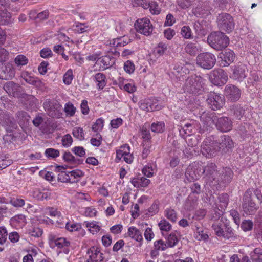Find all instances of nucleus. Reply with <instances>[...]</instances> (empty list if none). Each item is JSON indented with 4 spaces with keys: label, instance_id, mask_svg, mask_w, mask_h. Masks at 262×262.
<instances>
[{
    "label": "nucleus",
    "instance_id": "1",
    "mask_svg": "<svg viewBox=\"0 0 262 262\" xmlns=\"http://www.w3.org/2000/svg\"><path fill=\"white\" fill-rule=\"evenodd\" d=\"M206 80L196 74L189 76L183 87L184 91L194 94H201L205 90Z\"/></svg>",
    "mask_w": 262,
    "mask_h": 262
},
{
    "label": "nucleus",
    "instance_id": "2",
    "mask_svg": "<svg viewBox=\"0 0 262 262\" xmlns=\"http://www.w3.org/2000/svg\"><path fill=\"white\" fill-rule=\"evenodd\" d=\"M207 42L210 47L219 51L228 46L229 39L223 32H213L208 36Z\"/></svg>",
    "mask_w": 262,
    "mask_h": 262
},
{
    "label": "nucleus",
    "instance_id": "3",
    "mask_svg": "<svg viewBox=\"0 0 262 262\" xmlns=\"http://www.w3.org/2000/svg\"><path fill=\"white\" fill-rule=\"evenodd\" d=\"M43 106L49 116L52 118H59L61 115V105L55 99H47L43 104Z\"/></svg>",
    "mask_w": 262,
    "mask_h": 262
},
{
    "label": "nucleus",
    "instance_id": "4",
    "mask_svg": "<svg viewBox=\"0 0 262 262\" xmlns=\"http://www.w3.org/2000/svg\"><path fill=\"white\" fill-rule=\"evenodd\" d=\"M252 190L248 189L245 192L243 196L242 207L243 211L247 215L254 214L258 209L252 199Z\"/></svg>",
    "mask_w": 262,
    "mask_h": 262
},
{
    "label": "nucleus",
    "instance_id": "5",
    "mask_svg": "<svg viewBox=\"0 0 262 262\" xmlns=\"http://www.w3.org/2000/svg\"><path fill=\"white\" fill-rule=\"evenodd\" d=\"M196 64L204 69H211L216 62V57L214 54L205 52L199 54L196 59Z\"/></svg>",
    "mask_w": 262,
    "mask_h": 262
},
{
    "label": "nucleus",
    "instance_id": "6",
    "mask_svg": "<svg viewBox=\"0 0 262 262\" xmlns=\"http://www.w3.org/2000/svg\"><path fill=\"white\" fill-rule=\"evenodd\" d=\"M219 150V143L214 141L213 137L207 138L204 141L202 145V153L206 157L211 158L215 156Z\"/></svg>",
    "mask_w": 262,
    "mask_h": 262
},
{
    "label": "nucleus",
    "instance_id": "7",
    "mask_svg": "<svg viewBox=\"0 0 262 262\" xmlns=\"http://www.w3.org/2000/svg\"><path fill=\"white\" fill-rule=\"evenodd\" d=\"M217 23L222 31L229 33L234 28V24L232 17L229 14L223 13L219 15Z\"/></svg>",
    "mask_w": 262,
    "mask_h": 262
},
{
    "label": "nucleus",
    "instance_id": "8",
    "mask_svg": "<svg viewBox=\"0 0 262 262\" xmlns=\"http://www.w3.org/2000/svg\"><path fill=\"white\" fill-rule=\"evenodd\" d=\"M137 31L145 36H150L153 31V26L149 19L142 18L138 19L135 23Z\"/></svg>",
    "mask_w": 262,
    "mask_h": 262
},
{
    "label": "nucleus",
    "instance_id": "9",
    "mask_svg": "<svg viewBox=\"0 0 262 262\" xmlns=\"http://www.w3.org/2000/svg\"><path fill=\"white\" fill-rule=\"evenodd\" d=\"M202 169L203 167L199 162H193L187 168L185 177L189 182L194 181L200 178Z\"/></svg>",
    "mask_w": 262,
    "mask_h": 262
},
{
    "label": "nucleus",
    "instance_id": "10",
    "mask_svg": "<svg viewBox=\"0 0 262 262\" xmlns=\"http://www.w3.org/2000/svg\"><path fill=\"white\" fill-rule=\"evenodd\" d=\"M209 80L212 84L219 86L226 83L228 80V75L223 69H216L210 72Z\"/></svg>",
    "mask_w": 262,
    "mask_h": 262
},
{
    "label": "nucleus",
    "instance_id": "11",
    "mask_svg": "<svg viewBox=\"0 0 262 262\" xmlns=\"http://www.w3.org/2000/svg\"><path fill=\"white\" fill-rule=\"evenodd\" d=\"M139 105L141 110L146 112L158 111L162 108V106L159 104L158 100L154 97L141 100Z\"/></svg>",
    "mask_w": 262,
    "mask_h": 262
},
{
    "label": "nucleus",
    "instance_id": "12",
    "mask_svg": "<svg viewBox=\"0 0 262 262\" xmlns=\"http://www.w3.org/2000/svg\"><path fill=\"white\" fill-rule=\"evenodd\" d=\"M0 124L7 132H12L17 125L14 118L8 113L3 111L0 113Z\"/></svg>",
    "mask_w": 262,
    "mask_h": 262
},
{
    "label": "nucleus",
    "instance_id": "13",
    "mask_svg": "<svg viewBox=\"0 0 262 262\" xmlns=\"http://www.w3.org/2000/svg\"><path fill=\"white\" fill-rule=\"evenodd\" d=\"M12 16L6 9L0 11V25H7L12 23ZM6 40V34L0 28V45H3Z\"/></svg>",
    "mask_w": 262,
    "mask_h": 262
},
{
    "label": "nucleus",
    "instance_id": "14",
    "mask_svg": "<svg viewBox=\"0 0 262 262\" xmlns=\"http://www.w3.org/2000/svg\"><path fill=\"white\" fill-rule=\"evenodd\" d=\"M208 103L213 110H218L222 107L225 103L224 96L214 92H210L207 99Z\"/></svg>",
    "mask_w": 262,
    "mask_h": 262
},
{
    "label": "nucleus",
    "instance_id": "15",
    "mask_svg": "<svg viewBox=\"0 0 262 262\" xmlns=\"http://www.w3.org/2000/svg\"><path fill=\"white\" fill-rule=\"evenodd\" d=\"M203 131L208 130L214 124L216 116L214 113L203 112L200 117Z\"/></svg>",
    "mask_w": 262,
    "mask_h": 262
},
{
    "label": "nucleus",
    "instance_id": "16",
    "mask_svg": "<svg viewBox=\"0 0 262 262\" xmlns=\"http://www.w3.org/2000/svg\"><path fill=\"white\" fill-rule=\"evenodd\" d=\"M202 173H204L206 179L211 182H215L217 179L220 170H217L216 165L213 163H208L204 168Z\"/></svg>",
    "mask_w": 262,
    "mask_h": 262
},
{
    "label": "nucleus",
    "instance_id": "17",
    "mask_svg": "<svg viewBox=\"0 0 262 262\" xmlns=\"http://www.w3.org/2000/svg\"><path fill=\"white\" fill-rule=\"evenodd\" d=\"M49 244L51 248L57 247L61 249L70 246V242L66 238L59 237L54 234H50L48 236Z\"/></svg>",
    "mask_w": 262,
    "mask_h": 262
},
{
    "label": "nucleus",
    "instance_id": "18",
    "mask_svg": "<svg viewBox=\"0 0 262 262\" xmlns=\"http://www.w3.org/2000/svg\"><path fill=\"white\" fill-rule=\"evenodd\" d=\"M232 78L238 81H242L247 76L248 72L246 66L241 63L232 67Z\"/></svg>",
    "mask_w": 262,
    "mask_h": 262
},
{
    "label": "nucleus",
    "instance_id": "19",
    "mask_svg": "<svg viewBox=\"0 0 262 262\" xmlns=\"http://www.w3.org/2000/svg\"><path fill=\"white\" fill-rule=\"evenodd\" d=\"M224 94L228 100L235 102L241 97V90L235 85L228 84L225 88Z\"/></svg>",
    "mask_w": 262,
    "mask_h": 262
},
{
    "label": "nucleus",
    "instance_id": "20",
    "mask_svg": "<svg viewBox=\"0 0 262 262\" xmlns=\"http://www.w3.org/2000/svg\"><path fill=\"white\" fill-rule=\"evenodd\" d=\"M233 176V172L230 168H223L220 169L218 176L215 182V184H219L221 183L227 184L231 182Z\"/></svg>",
    "mask_w": 262,
    "mask_h": 262
},
{
    "label": "nucleus",
    "instance_id": "21",
    "mask_svg": "<svg viewBox=\"0 0 262 262\" xmlns=\"http://www.w3.org/2000/svg\"><path fill=\"white\" fill-rule=\"evenodd\" d=\"M220 147V150L223 153H227L232 151L234 147V143L231 138L227 135H223L217 141Z\"/></svg>",
    "mask_w": 262,
    "mask_h": 262
},
{
    "label": "nucleus",
    "instance_id": "22",
    "mask_svg": "<svg viewBox=\"0 0 262 262\" xmlns=\"http://www.w3.org/2000/svg\"><path fill=\"white\" fill-rule=\"evenodd\" d=\"M116 157L119 159L122 158L127 163H131L133 161V155L130 153V147L127 144H124L116 150Z\"/></svg>",
    "mask_w": 262,
    "mask_h": 262
},
{
    "label": "nucleus",
    "instance_id": "23",
    "mask_svg": "<svg viewBox=\"0 0 262 262\" xmlns=\"http://www.w3.org/2000/svg\"><path fill=\"white\" fill-rule=\"evenodd\" d=\"M215 126L221 132H228L232 128V121L228 117H222L216 119Z\"/></svg>",
    "mask_w": 262,
    "mask_h": 262
},
{
    "label": "nucleus",
    "instance_id": "24",
    "mask_svg": "<svg viewBox=\"0 0 262 262\" xmlns=\"http://www.w3.org/2000/svg\"><path fill=\"white\" fill-rule=\"evenodd\" d=\"M235 54L233 51L227 49L220 55L221 64L223 67L229 66L235 59Z\"/></svg>",
    "mask_w": 262,
    "mask_h": 262
},
{
    "label": "nucleus",
    "instance_id": "25",
    "mask_svg": "<svg viewBox=\"0 0 262 262\" xmlns=\"http://www.w3.org/2000/svg\"><path fill=\"white\" fill-rule=\"evenodd\" d=\"M56 170L58 172H59V173L58 174L57 180L58 181L61 182H69V183H77V181L73 180L69 172H66L63 171L64 170V168L61 166H58L56 168Z\"/></svg>",
    "mask_w": 262,
    "mask_h": 262
},
{
    "label": "nucleus",
    "instance_id": "26",
    "mask_svg": "<svg viewBox=\"0 0 262 262\" xmlns=\"http://www.w3.org/2000/svg\"><path fill=\"white\" fill-rule=\"evenodd\" d=\"M88 254L90 255L89 258L92 259L93 262H104L103 254L98 248L91 247L88 251Z\"/></svg>",
    "mask_w": 262,
    "mask_h": 262
},
{
    "label": "nucleus",
    "instance_id": "27",
    "mask_svg": "<svg viewBox=\"0 0 262 262\" xmlns=\"http://www.w3.org/2000/svg\"><path fill=\"white\" fill-rule=\"evenodd\" d=\"M20 86L13 81H9L4 85V89L9 95L15 96L18 95Z\"/></svg>",
    "mask_w": 262,
    "mask_h": 262
},
{
    "label": "nucleus",
    "instance_id": "28",
    "mask_svg": "<svg viewBox=\"0 0 262 262\" xmlns=\"http://www.w3.org/2000/svg\"><path fill=\"white\" fill-rule=\"evenodd\" d=\"M4 75L1 74V79L9 80L12 79L15 75V71L13 65L10 63H8L5 67V69L3 70Z\"/></svg>",
    "mask_w": 262,
    "mask_h": 262
},
{
    "label": "nucleus",
    "instance_id": "29",
    "mask_svg": "<svg viewBox=\"0 0 262 262\" xmlns=\"http://www.w3.org/2000/svg\"><path fill=\"white\" fill-rule=\"evenodd\" d=\"M99 61L103 65L102 67L103 70L112 67L115 63V58L110 54L100 57Z\"/></svg>",
    "mask_w": 262,
    "mask_h": 262
},
{
    "label": "nucleus",
    "instance_id": "30",
    "mask_svg": "<svg viewBox=\"0 0 262 262\" xmlns=\"http://www.w3.org/2000/svg\"><path fill=\"white\" fill-rule=\"evenodd\" d=\"M130 182L134 187L139 188L140 187H145L148 186L150 181L145 177H142L134 178L131 180Z\"/></svg>",
    "mask_w": 262,
    "mask_h": 262
},
{
    "label": "nucleus",
    "instance_id": "31",
    "mask_svg": "<svg viewBox=\"0 0 262 262\" xmlns=\"http://www.w3.org/2000/svg\"><path fill=\"white\" fill-rule=\"evenodd\" d=\"M128 234L132 238L138 242H140L143 239L142 233L135 227H129L128 229Z\"/></svg>",
    "mask_w": 262,
    "mask_h": 262
},
{
    "label": "nucleus",
    "instance_id": "32",
    "mask_svg": "<svg viewBox=\"0 0 262 262\" xmlns=\"http://www.w3.org/2000/svg\"><path fill=\"white\" fill-rule=\"evenodd\" d=\"M184 49L187 53L194 56L198 53L199 47L196 43L190 42L186 44Z\"/></svg>",
    "mask_w": 262,
    "mask_h": 262
},
{
    "label": "nucleus",
    "instance_id": "33",
    "mask_svg": "<svg viewBox=\"0 0 262 262\" xmlns=\"http://www.w3.org/2000/svg\"><path fill=\"white\" fill-rule=\"evenodd\" d=\"M194 230V237L199 240H206L208 238V235L204 232L203 228L200 227L198 225H195Z\"/></svg>",
    "mask_w": 262,
    "mask_h": 262
},
{
    "label": "nucleus",
    "instance_id": "34",
    "mask_svg": "<svg viewBox=\"0 0 262 262\" xmlns=\"http://www.w3.org/2000/svg\"><path fill=\"white\" fill-rule=\"evenodd\" d=\"M234 116L236 119L240 120L245 113V110L238 104L233 105L231 107Z\"/></svg>",
    "mask_w": 262,
    "mask_h": 262
},
{
    "label": "nucleus",
    "instance_id": "35",
    "mask_svg": "<svg viewBox=\"0 0 262 262\" xmlns=\"http://www.w3.org/2000/svg\"><path fill=\"white\" fill-rule=\"evenodd\" d=\"M95 80L97 82L99 89H103L106 84V78L105 75L101 73H97L95 76Z\"/></svg>",
    "mask_w": 262,
    "mask_h": 262
},
{
    "label": "nucleus",
    "instance_id": "36",
    "mask_svg": "<svg viewBox=\"0 0 262 262\" xmlns=\"http://www.w3.org/2000/svg\"><path fill=\"white\" fill-rule=\"evenodd\" d=\"M223 226H225L223 221L214 222L212 225V228L214 231L216 235L219 237H222L223 235Z\"/></svg>",
    "mask_w": 262,
    "mask_h": 262
},
{
    "label": "nucleus",
    "instance_id": "37",
    "mask_svg": "<svg viewBox=\"0 0 262 262\" xmlns=\"http://www.w3.org/2000/svg\"><path fill=\"white\" fill-rule=\"evenodd\" d=\"M149 127V125L148 124H145L140 129L142 138L146 143H149L151 139Z\"/></svg>",
    "mask_w": 262,
    "mask_h": 262
},
{
    "label": "nucleus",
    "instance_id": "38",
    "mask_svg": "<svg viewBox=\"0 0 262 262\" xmlns=\"http://www.w3.org/2000/svg\"><path fill=\"white\" fill-rule=\"evenodd\" d=\"M177 234H179L176 231L172 232L167 237L166 243L169 247H173L178 243L179 239Z\"/></svg>",
    "mask_w": 262,
    "mask_h": 262
},
{
    "label": "nucleus",
    "instance_id": "39",
    "mask_svg": "<svg viewBox=\"0 0 262 262\" xmlns=\"http://www.w3.org/2000/svg\"><path fill=\"white\" fill-rule=\"evenodd\" d=\"M16 118L18 123L20 124L27 122L29 120L30 117L27 112L21 111H18L16 114Z\"/></svg>",
    "mask_w": 262,
    "mask_h": 262
},
{
    "label": "nucleus",
    "instance_id": "40",
    "mask_svg": "<svg viewBox=\"0 0 262 262\" xmlns=\"http://www.w3.org/2000/svg\"><path fill=\"white\" fill-rule=\"evenodd\" d=\"M83 225H85L87 228H88L89 230L93 234L97 233L100 230V227L96 222H89L85 221L83 223Z\"/></svg>",
    "mask_w": 262,
    "mask_h": 262
},
{
    "label": "nucleus",
    "instance_id": "41",
    "mask_svg": "<svg viewBox=\"0 0 262 262\" xmlns=\"http://www.w3.org/2000/svg\"><path fill=\"white\" fill-rule=\"evenodd\" d=\"M223 210L224 209L215 208L211 213V220L214 222L223 221L222 219H220V218L223 213Z\"/></svg>",
    "mask_w": 262,
    "mask_h": 262
},
{
    "label": "nucleus",
    "instance_id": "42",
    "mask_svg": "<svg viewBox=\"0 0 262 262\" xmlns=\"http://www.w3.org/2000/svg\"><path fill=\"white\" fill-rule=\"evenodd\" d=\"M151 130L156 133H163L165 130V123L163 121L152 123L151 125Z\"/></svg>",
    "mask_w": 262,
    "mask_h": 262
},
{
    "label": "nucleus",
    "instance_id": "43",
    "mask_svg": "<svg viewBox=\"0 0 262 262\" xmlns=\"http://www.w3.org/2000/svg\"><path fill=\"white\" fill-rule=\"evenodd\" d=\"M193 127L191 124L186 123L185 125L180 129V135L184 138L185 135L189 136L193 132Z\"/></svg>",
    "mask_w": 262,
    "mask_h": 262
},
{
    "label": "nucleus",
    "instance_id": "44",
    "mask_svg": "<svg viewBox=\"0 0 262 262\" xmlns=\"http://www.w3.org/2000/svg\"><path fill=\"white\" fill-rule=\"evenodd\" d=\"M165 216L171 222H176L177 220V213L176 211L171 208H167L165 211Z\"/></svg>",
    "mask_w": 262,
    "mask_h": 262
},
{
    "label": "nucleus",
    "instance_id": "45",
    "mask_svg": "<svg viewBox=\"0 0 262 262\" xmlns=\"http://www.w3.org/2000/svg\"><path fill=\"white\" fill-rule=\"evenodd\" d=\"M73 136L81 141L84 139V133L83 128L79 127H74L72 131Z\"/></svg>",
    "mask_w": 262,
    "mask_h": 262
},
{
    "label": "nucleus",
    "instance_id": "46",
    "mask_svg": "<svg viewBox=\"0 0 262 262\" xmlns=\"http://www.w3.org/2000/svg\"><path fill=\"white\" fill-rule=\"evenodd\" d=\"M149 9L150 12L152 15H158L160 14L161 12V8L159 7L158 4L156 2H148Z\"/></svg>",
    "mask_w": 262,
    "mask_h": 262
},
{
    "label": "nucleus",
    "instance_id": "47",
    "mask_svg": "<svg viewBox=\"0 0 262 262\" xmlns=\"http://www.w3.org/2000/svg\"><path fill=\"white\" fill-rule=\"evenodd\" d=\"M220 205L219 207L222 209H224L228 204V195L227 193H222L219 196Z\"/></svg>",
    "mask_w": 262,
    "mask_h": 262
},
{
    "label": "nucleus",
    "instance_id": "48",
    "mask_svg": "<svg viewBox=\"0 0 262 262\" xmlns=\"http://www.w3.org/2000/svg\"><path fill=\"white\" fill-rule=\"evenodd\" d=\"M154 247L158 251H164L169 247L164 241L162 239H159L154 242Z\"/></svg>",
    "mask_w": 262,
    "mask_h": 262
},
{
    "label": "nucleus",
    "instance_id": "49",
    "mask_svg": "<svg viewBox=\"0 0 262 262\" xmlns=\"http://www.w3.org/2000/svg\"><path fill=\"white\" fill-rule=\"evenodd\" d=\"M167 50V46L165 43L161 42H160L155 49L156 54H158L159 56L163 55L166 51Z\"/></svg>",
    "mask_w": 262,
    "mask_h": 262
},
{
    "label": "nucleus",
    "instance_id": "50",
    "mask_svg": "<svg viewBox=\"0 0 262 262\" xmlns=\"http://www.w3.org/2000/svg\"><path fill=\"white\" fill-rule=\"evenodd\" d=\"M158 226L161 231H169L171 229V224L164 219L158 223Z\"/></svg>",
    "mask_w": 262,
    "mask_h": 262
},
{
    "label": "nucleus",
    "instance_id": "51",
    "mask_svg": "<svg viewBox=\"0 0 262 262\" xmlns=\"http://www.w3.org/2000/svg\"><path fill=\"white\" fill-rule=\"evenodd\" d=\"M104 120L100 118L96 121L95 123L92 126V129L94 132H98L102 129L104 126Z\"/></svg>",
    "mask_w": 262,
    "mask_h": 262
},
{
    "label": "nucleus",
    "instance_id": "52",
    "mask_svg": "<svg viewBox=\"0 0 262 262\" xmlns=\"http://www.w3.org/2000/svg\"><path fill=\"white\" fill-rule=\"evenodd\" d=\"M10 204L15 207H21L25 204L24 200L18 198H12L9 201Z\"/></svg>",
    "mask_w": 262,
    "mask_h": 262
},
{
    "label": "nucleus",
    "instance_id": "53",
    "mask_svg": "<svg viewBox=\"0 0 262 262\" xmlns=\"http://www.w3.org/2000/svg\"><path fill=\"white\" fill-rule=\"evenodd\" d=\"M181 34L186 39L192 38L191 30L189 26H185L181 28Z\"/></svg>",
    "mask_w": 262,
    "mask_h": 262
},
{
    "label": "nucleus",
    "instance_id": "54",
    "mask_svg": "<svg viewBox=\"0 0 262 262\" xmlns=\"http://www.w3.org/2000/svg\"><path fill=\"white\" fill-rule=\"evenodd\" d=\"M73 79V71L71 69L68 70L63 75V82L69 85L71 83L72 80Z\"/></svg>",
    "mask_w": 262,
    "mask_h": 262
},
{
    "label": "nucleus",
    "instance_id": "55",
    "mask_svg": "<svg viewBox=\"0 0 262 262\" xmlns=\"http://www.w3.org/2000/svg\"><path fill=\"white\" fill-rule=\"evenodd\" d=\"M15 63L17 66H23L27 64L28 59L23 55H19L15 58Z\"/></svg>",
    "mask_w": 262,
    "mask_h": 262
},
{
    "label": "nucleus",
    "instance_id": "56",
    "mask_svg": "<svg viewBox=\"0 0 262 262\" xmlns=\"http://www.w3.org/2000/svg\"><path fill=\"white\" fill-rule=\"evenodd\" d=\"M132 1L134 7L141 6L145 9H148L149 7L147 0H132Z\"/></svg>",
    "mask_w": 262,
    "mask_h": 262
},
{
    "label": "nucleus",
    "instance_id": "57",
    "mask_svg": "<svg viewBox=\"0 0 262 262\" xmlns=\"http://www.w3.org/2000/svg\"><path fill=\"white\" fill-rule=\"evenodd\" d=\"M76 108L71 102L67 103L64 107L65 112L70 116H73L76 112Z\"/></svg>",
    "mask_w": 262,
    "mask_h": 262
},
{
    "label": "nucleus",
    "instance_id": "58",
    "mask_svg": "<svg viewBox=\"0 0 262 262\" xmlns=\"http://www.w3.org/2000/svg\"><path fill=\"white\" fill-rule=\"evenodd\" d=\"M59 151L54 148H48L45 150V155L49 158H56L59 156Z\"/></svg>",
    "mask_w": 262,
    "mask_h": 262
},
{
    "label": "nucleus",
    "instance_id": "59",
    "mask_svg": "<svg viewBox=\"0 0 262 262\" xmlns=\"http://www.w3.org/2000/svg\"><path fill=\"white\" fill-rule=\"evenodd\" d=\"M8 233L4 227H0V245H3L7 239Z\"/></svg>",
    "mask_w": 262,
    "mask_h": 262
},
{
    "label": "nucleus",
    "instance_id": "60",
    "mask_svg": "<svg viewBox=\"0 0 262 262\" xmlns=\"http://www.w3.org/2000/svg\"><path fill=\"white\" fill-rule=\"evenodd\" d=\"M62 144L65 147H69L72 145L73 139L70 134L65 135L62 138Z\"/></svg>",
    "mask_w": 262,
    "mask_h": 262
},
{
    "label": "nucleus",
    "instance_id": "61",
    "mask_svg": "<svg viewBox=\"0 0 262 262\" xmlns=\"http://www.w3.org/2000/svg\"><path fill=\"white\" fill-rule=\"evenodd\" d=\"M253 226V222L250 220H245L243 222L241 228L244 231H248L252 230Z\"/></svg>",
    "mask_w": 262,
    "mask_h": 262
},
{
    "label": "nucleus",
    "instance_id": "62",
    "mask_svg": "<svg viewBox=\"0 0 262 262\" xmlns=\"http://www.w3.org/2000/svg\"><path fill=\"white\" fill-rule=\"evenodd\" d=\"M124 69L128 73H132L135 70V66L134 63L130 61H127L124 63Z\"/></svg>",
    "mask_w": 262,
    "mask_h": 262
},
{
    "label": "nucleus",
    "instance_id": "63",
    "mask_svg": "<svg viewBox=\"0 0 262 262\" xmlns=\"http://www.w3.org/2000/svg\"><path fill=\"white\" fill-rule=\"evenodd\" d=\"M29 234L34 237H39L42 234V231L38 227H33L30 229Z\"/></svg>",
    "mask_w": 262,
    "mask_h": 262
},
{
    "label": "nucleus",
    "instance_id": "64",
    "mask_svg": "<svg viewBox=\"0 0 262 262\" xmlns=\"http://www.w3.org/2000/svg\"><path fill=\"white\" fill-rule=\"evenodd\" d=\"M206 214V211L204 209H199L195 211L193 218L196 220H201L203 219Z\"/></svg>",
    "mask_w": 262,
    "mask_h": 262
}]
</instances>
